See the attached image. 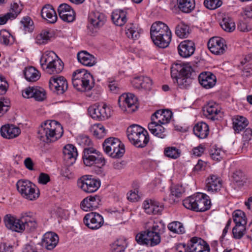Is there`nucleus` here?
<instances>
[{
  "mask_svg": "<svg viewBox=\"0 0 252 252\" xmlns=\"http://www.w3.org/2000/svg\"><path fill=\"white\" fill-rule=\"evenodd\" d=\"M24 74L26 80L29 82H35L40 77L38 71L32 66L26 67Z\"/></svg>",
  "mask_w": 252,
  "mask_h": 252,
  "instance_id": "39",
  "label": "nucleus"
},
{
  "mask_svg": "<svg viewBox=\"0 0 252 252\" xmlns=\"http://www.w3.org/2000/svg\"><path fill=\"white\" fill-rule=\"evenodd\" d=\"M172 116V112L170 110H164L161 117L162 120H161V123L160 124L162 125L168 124L170 122Z\"/></svg>",
  "mask_w": 252,
  "mask_h": 252,
  "instance_id": "63",
  "label": "nucleus"
},
{
  "mask_svg": "<svg viewBox=\"0 0 252 252\" xmlns=\"http://www.w3.org/2000/svg\"><path fill=\"white\" fill-rule=\"evenodd\" d=\"M101 199L99 196H90L86 197L81 203V207L85 211H90L96 209L100 205Z\"/></svg>",
  "mask_w": 252,
  "mask_h": 252,
  "instance_id": "21",
  "label": "nucleus"
},
{
  "mask_svg": "<svg viewBox=\"0 0 252 252\" xmlns=\"http://www.w3.org/2000/svg\"><path fill=\"white\" fill-rule=\"evenodd\" d=\"M71 81L73 87L79 91H89L94 87L93 76L84 69H79L74 71Z\"/></svg>",
  "mask_w": 252,
  "mask_h": 252,
  "instance_id": "4",
  "label": "nucleus"
},
{
  "mask_svg": "<svg viewBox=\"0 0 252 252\" xmlns=\"http://www.w3.org/2000/svg\"><path fill=\"white\" fill-rule=\"evenodd\" d=\"M83 221L86 226L92 230L98 229L104 224L103 218L96 212L87 214L84 218Z\"/></svg>",
  "mask_w": 252,
  "mask_h": 252,
  "instance_id": "13",
  "label": "nucleus"
},
{
  "mask_svg": "<svg viewBox=\"0 0 252 252\" xmlns=\"http://www.w3.org/2000/svg\"><path fill=\"white\" fill-rule=\"evenodd\" d=\"M91 176H82L77 181L78 187L87 193H92L96 191L99 188L100 182L91 178Z\"/></svg>",
  "mask_w": 252,
  "mask_h": 252,
  "instance_id": "12",
  "label": "nucleus"
},
{
  "mask_svg": "<svg viewBox=\"0 0 252 252\" xmlns=\"http://www.w3.org/2000/svg\"><path fill=\"white\" fill-rule=\"evenodd\" d=\"M25 98H34L35 100L42 101L46 98V92L44 89L38 87H29L23 91Z\"/></svg>",
  "mask_w": 252,
  "mask_h": 252,
  "instance_id": "16",
  "label": "nucleus"
},
{
  "mask_svg": "<svg viewBox=\"0 0 252 252\" xmlns=\"http://www.w3.org/2000/svg\"><path fill=\"white\" fill-rule=\"evenodd\" d=\"M127 136L131 143L137 148L145 147L149 141L147 130L137 125L128 127Z\"/></svg>",
  "mask_w": 252,
  "mask_h": 252,
  "instance_id": "6",
  "label": "nucleus"
},
{
  "mask_svg": "<svg viewBox=\"0 0 252 252\" xmlns=\"http://www.w3.org/2000/svg\"><path fill=\"white\" fill-rule=\"evenodd\" d=\"M22 8L17 3H13L11 4L10 12H8L11 14L12 18L15 19L18 15L21 12Z\"/></svg>",
  "mask_w": 252,
  "mask_h": 252,
  "instance_id": "60",
  "label": "nucleus"
},
{
  "mask_svg": "<svg viewBox=\"0 0 252 252\" xmlns=\"http://www.w3.org/2000/svg\"><path fill=\"white\" fill-rule=\"evenodd\" d=\"M58 11L60 17L63 21L69 23L73 21L75 19V12L73 9L66 3L60 4Z\"/></svg>",
  "mask_w": 252,
  "mask_h": 252,
  "instance_id": "19",
  "label": "nucleus"
},
{
  "mask_svg": "<svg viewBox=\"0 0 252 252\" xmlns=\"http://www.w3.org/2000/svg\"><path fill=\"white\" fill-rule=\"evenodd\" d=\"M99 105L94 104L88 108V113L90 116L94 119L99 121Z\"/></svg>",
  "mask_w": 252,
  "mask_h": 252,
  "instance_id": "54",
  "label": "nucleus"
},
{
  "mask_svg": "<svg viewBox=\"0 0 252 252\" xmlns=\"http://www.w3.org/2000/svg\"><path fill=\"white\" fill-rule=\"evenodd\" d=\"M14 38L10 33L6 30L0 31V42L1 44L7 46L14 42Z\"/></svg>",
  "mask_w": 252,
  "mask_h": 252,
  "instance_id": "41",
  "label": "nucleus"
},
{
  "mask_svg": "<svg viewBox=\"0 0 252 252\" xmlns=\"http://www.w3.org/2000/svg\"><path fill=\"white\" fill-rule=\"evenodd\" d=\"M233 218L235 225H246L247 219L245 213L242 211L238 210L234 211Z\"/></svg>",
  "mask_w": 252,
  "mask_h": 252,
  "instance_id": "43",
  "label": "nucleus"
},
{
  "mask_svg": "<svg viewBox=\"0 0 252 252\" xmlns=\"http://www.w3.org/2000/svg\"><path fill=\"white\" fill-rule=\"evenodd\" d=\"M21 23L25 31L31 32L33 30V22L30 17H24L21 21Z\"/></svg>",
  "mask_w": 252,
  "mask_h": 252,
  "instance_id": "52",
  "label": "nucleus"
},
{
  "mask_svg": "<svg viewBox=\"0 0 252 252\" xmlns=\"http://www.w3.org/2000/svg\"><path fill=\"white\" fill-rule=\"evenodd\" d=\"M58 242V236L55 233L49 232L43 235L41 245L48 250H52L57 246Z\"/></svg>",
  "mask_w": 252,
  "mask_h": 252,
  "instance_id": "22",
  "label": "nucleus"
},
{
  "mask_svg": "<svg viewBox=\"0 0 252 252\" xmlns=\"http://www.w3.org/2000/svg\"><path fill=\"white\" fill-rule=\"evenodd\" d=\"M41 14L43 18L47 20L49 23H55L57 20L56 13L50 4L45 5L42 9Z\"/></svg>",
  "mask_w": 252,
  "mask_h": 252,
  "instance_id": "30",
  "label": "nucleus"
},
{
  "mask_svg": "<svg viewBox=\"0 0 252 252\" xmlns=\"http://www.w3.org/2000/svg\"><path fill=\"white\" fill-rule=\"evenodd\" d=\"M114 23L118 26H123L126 22V12L124 10H116L112 14Z\"/></svg>",
  "mask_w": 252,
  "mask_h": 252,
  "instance_id": "36",
  "label": "nucleus"
},
{
  "mask_svg": "<svg viewBox=\"0 0 252 252\" xmlns=\"http://www.w3.org/2000/svg\"><path fill=\"white\" fill-rule=\"evenodd\" d=\"M94 133L97 138H101L105 135L106 131L103 126L98 125L96 129L94 130Z\"/></svg>",
  "mask_w": 252,
  "mask_h": 252,
  "instance_id": "64",
  "label": "nucleus"
},
{
  "mask_svg": "<svg viewBox=\"0 0 252 252\" xmlns=\"http://www.w3.org/2000/svg\"><path fill=\"white\" fill-rule=\"evenodd\" d=\"M171 31L168 26L165 23L158 21L154 23L150 29L151 38H154L161 34H165L166 32Z\"/></svg>",
  "mask_w": 252,
  "mask_h": 252,
  "instance_id": "27",
  "label": "nucleus"
},
{
  "mask_svg": "<svg viewBox=\"0 0 252 252\" xmlns=\"http://www.w3.org/2000/svg\"><path fill=\"white\" fill-rule=\"evenodd\" d=\"M77 141L82 147L90 146L92 144L91 140L87 135H79L77 138Z\"/></svg>",
  "mask_w": 252,
  "mask_h": 252,
  "instance_id": "58",
  "label": "nucleus"
},
{
  "mask_svg": "<svg viewBox=\"0 0 252 252\" xmlns=\"http://www.w3.org/2000/svg\"><path fill=\"white\" fill-rule=\"evenodd\" d=\"M63 68V63L60 59H57L50 65L45 66L43 70L49 74H56L61 73Z\"/></svg>",
  "mask_w": 252,
  "mask_h": 252,
  "instance_id": "33",
  "label": "nucleus"
},
{
  "mask_svg": "<svg viewBox=\"0 0 252 252\" xmlns=\"http://www.w3.org/2000/svg\"><path fill=\"white\" fill-rule=\"evenodd\" d=\"M252 137V129L250 128H246L243 134V147L248 145V142L251 139Z\"/></svg>",
  "mask_w": 252,
  "mask_h": 252,
  "instance_id": "61",
  "label": "nucleus"
},
{
  "mask_svg": "<svg viewBox=\"0 0 252 252\" xmlns=\"http://www.w3.org/2000/svg\"><path fill=\"white\" fill-rule=\"evenodd\" d=\"M204 114L210 119L215 120L220 110L218 105L214 102H209L203 109Z\"/></svg>",
  "mask_w": 252,
  "mask_h": 252,
  "instance_id": "31",
  "label": "nucleus"
},
{
  "mask_svg": "<svg viewBox=\"0 0 252 252\" xmlns=\"http://www.w3.org/2000/svg\"><path fill=\"white\" fill-rule=\"evenodd\" d=\"M209 50L215 55H221L224 53L226 49L224 40L220 37H213L208 42Z\"/></svg>",
  "mask_w": 252,
  "mask_h": 252,
  "instance_id": "14",
  "label": "nucleus"
},
{
  "mask_svg": "<svg viewBox=\"0 0 252 252\" xmlns=\"http://www.w3.org/2000/svg\"><path fill=\"white\" fill-rule=\"evenodd\" d=\"M234 181L238 185L242 186L245 182V177L244 173L241 170L236 171L233 175Z\"/></svg>",
  "mask_w": 252,
  "mask_h": 252,
  "instance_id": "55",
  "label": "nucleus"
},
{
  "mask_svg": "<svg viewBox=\"0 0 252 252\" xmlns=\"http://www.w3.org/2000/svg\"><path fill=\"white\" fill-rule=\"evenodd\" d=\"M210 155L213 159L216 161H220L222 159L224 154L220 149H214L211 150Z\"/></svg>",
  "mask_w": 252,
  "mask_h": 252,
  "instance_id": "57",
  "label": "nucleus"
},
{
  "mask_svg": "<svg viewBox=\"0 0 252 252\" xmlns=\"http://www.w3.org/2000/svg\"><path fill=\"white\" fill-rule=\"evenodd\" d=\"M58 57L53 51L45 52L41 56L40 63V65L43 69H45V66L50 65L53 62L56 61Z\"/></svg>",
  "mask_w": 252,
  "mask_h": 252,
  "instance_id": "35",
  "label": "nucleus"
},
{
  "mask_svg": "<svg viewBox=\"0 0 252 252\" xmlns=\"http://www.w3.org/2000/svg\"><path fill=\"white\" fill-rule=\"evenodd\" d=\"M171 31L166 32L165 34H161L154 38H151L154 43L159 48H164L168 46L171 41Z\"/></svg>",
  "mask_w": 252,
  "mask_h": 252,
  "instance_id": "29",
  "label": "nucleus"
},
{
  "mask_svg": "<svg viewBox=\"0 0 252 252\" xmlns=\"http://www.w3.org/2000/svg\"><path fill=\"white\" fill-rule=\"evenodd\" d=\"M168 229L177 234H184L185 232V228L182 223L179 221H173L168 224Z\"/></svg>",
  "mask_w": 252,
  "mask_h": 252,
  "instance_id": "47",
  "label": "nucleus"
},
{
  "mask_svg": "<svg viewBox=\"0 0 252 252\" xmlns=\"http://www.w3.org/2000/svg\"><path fill=\"white\" fill-rule=\"evenodd\" d=\"M3 221L8 229L18 232L22 231L23 226L21 224V218L17 219L11 214H7L4 216Z\"/></svg>",
  "mask_w": 252,
  "mask_h": 252,
  "instance_id": "23",
  "label": "nucleus"
},
{
  "mask_svg": "<svg viewBox=\"0 0 252 252\" xmlns=\"http://www.w3.org/2000/svg\"><path fill=\"white\" fill-rule=\"evenodd\" d=\"M63 133V128L60 123L55 120H48L39 128L38 137L44 142L50 143L60 138Z\"/></svg>",
  "mask_w": 252,
  "mask_h": 252,
  "instance_id": "2",
  "label": "nucleus"
},
{
  "mask_svg": "<svg viewBox=\"0 0 252 252\" xmlns=\"http://www.w3.org/2000/svg\"><path fill=\"white\" fill-rule=\"evenodd\" d=\"M183 204L188 209L196 212H205L210 208L211 201L206 194L197 193L184 199Z\"/></svg>",
  "mask_w": 252,
  "mask_h": 252,
  "instance_id": "5",
  "label": "nucleus"
},
{
  "mask_svg": "<svg viewBox=\"0 0 252 252\" xmlns=\"http://www.w3.org/2000/svg\"><path fill=\"white\" fill-rule=\"evenodd\" d=\"M10 100L7 98L0 97V116L5 113L10 107Z\"/></svg>",
  "mask_w": 252,
  "mask_h": 252,
  "instance_id": "51",
  "label": "nucleus"
},
{
  "mask_svg": "<svg viewBox=\"0 0 252 252\" xmlns=\"http://www.w3.org/2000/svg\"><path fill=\"white\" fill-rule=\"evenodd\" d=\"M51 37V33L47 30L42 31L36 37V43L38 45L46 44Z\"/></svg>",
  "mask_w": 252,
  "mask_h": 252,
  "instance_id": "48",
  "label": "nucleus"
},
{
  "mask_svg": "<svg viewBox=\"0 0 252 252\" xmlns=\"http://www.w3.org/2000/svg\"><path fill=\"white\" fill-rule=\"evenodd\" d=\"M49 84L50 89L56 92L58 94H63L68 88L67 81L63 76L51 77Z\"/></svg>",
  "mask_w": 252,
  "mask_h": 252,
  "instance_id": "15",
  "label": "nucleus"
},
{
  "mask_svg": "<svg viewBox=\"0 0 252 252\" xmlns=\"http://www.w3.org/2000/svg\"><path fill=\"white\" fill-rule=\"evenodd\" d=\"M160 123L151 122L148 125V129L153 135L160 138H164L166 136L165 128Z\"/></svg>",
  "mask_w": 252,
  "mask_h": 252,
  "instance_id": "34",
  "label": "nucleus"
},
{
  "mask_svg": "<svg viewBox=\"0 0 252 252\" xmlns=\"http://www.w3.org/2000/svg\"><path fill=\"white\" fill-rule=\"evenodd\" d=\"M137 98L133 94H123L119 97L118 103L124 111L132 113L137 109Z\"/></svg>",
  "mask_w": 252,
  "mask_h": 252,
  "instance_id": "11",
  "label": "nucleus"
},
{
  "mask_svg": "<svg viewBox=\"0 0 252 252\" xmlns=\"http://www.w3.org/2000/svg\"><path fill=\"white\" fill-rule=\"evenodd\" d=\"M171 76L181 89L188 88L197 77L200 84L207 89L213 88L217 81L216 76L210 72H203L198 75V72L189 63H173Z\"/></svg>",
  "mask_w": 252,
  "mask_h": 252,
  "instance_id": "1",
  "label": "nucleus"
},
{
  "mask_svg": "<svg viewBox=\"0 0 252 252\" xmlns=\"http://www.w3.org/2000/svg\"><path fill=\"white\" fill-rule=\"evenodd\" d=\"M164 226L161 222H154L150 229L136 235L135 240L140 245L153 247L159 244L160 236L159 233L164 229Z\"/></svg>",
  "mask_w": 252,
  "mask_h": 252,
  "instance_id": "3",
  "label": "nucleus"
},
{
  "mask_svg": "<svg viewBox=\"0 0 252 252\" xmlns=\"http://www.w3.org/2000/svg\"><path fill=\"white\" fill-rule=\"evenodd\" d=\"M193 130L194 134L201 139L206 138L209 132L208 125L203 122L197 123L194 126Z\"/></svg>",
  "mask_w": 252,
  "mask_h": 252,
  "instance_id": "32",
  "label": "nucleus"
},
{
  "mask_svg": "<svg viewBox=\"0 0 252 252\" xmlns=\"http://www.w3.org/2000/svg\"><path fill=\"white\" fill-rule=\"evenodd\" d=\"M16 187L21 195L28 199L33 200L39 196V191L35 192V185L29 180H19L17 182Z\"/></svg>",
  "mask_w": 252,
  "mask_h": 252,
  "instance_id": "9",
  "label": "nucleus"
},
{
  "mask_svg": "<svg viewBox=\"0 0 252 252\" xmlns=\"http://www.w3.org/2000/svg\"><path fill=\"white\" fill-rule=\"evenodd\" d=\"M176 34L180 38H186L189 34V28L184 23H180L176 27Z\"/></svg>",
  "mask_w": 252,
  "mask_h": 252,
  "instance_id": "42",
  "label": "nucleus"
},
{
  "mask_svg": "<svg viewBox=\"0 0 252 252\" xmlns=\"http://www.w3.org/2000/svg\"><path fill=\"white\" fill-rule=\"evenodd\" d=\"M189 252H209V245L200 238L194 237L188 243Z\"/></svg>",
  "mask_w": 252,
  "mask_h": 252,
  "instance_id": "17",
  "label": "nucleus"
},
{
  "mask_svg": "<svg viewBox=\"0 0 252 252\" xmlns=\"http://www.w3.org/2000/svg\"><path fill=\"white\" fill-rule=\"evenodd\" d=\"M88 29L92 33L96 32L106 21L105 15L98 11H92L88 17Z\"/></svg>",
  "mask_w": 252,
  "mask_h": 252,
  "instance_id": "10",
  "label": "nucleus"
},
{
  "mask_svg": "<svg viewBox=\"0 0 252 252\" xmlns=\"http://www.w3.org/2000/svg\"><path fill=\"white\" fill-rule=\"evenodd\" d=\"M223 30L227 32H232L235 29V24L233 20L229 17H224L220 23Z\"/></svg>",
  "mask_w": 252,
  "mask_h": 252,
  "instance_id": "46",
  "label": "nucleus"
},
{
  "mask_svg": "<svg viewBox=\"0 0 252 252\" xmlns=\"http://www.w3.org/2000/svg\"><path fill=\"white\" fill-rule=\"evenodd\" d=\"M195 49L194 42L189 40L181 42L178 46V53L183 58L191 56L194 53Z\"/></svg>",
  "mask_w": 252,
  "mask_h": 252,
  "instance_id": "20",
  "label": "nucleus"
},
{
  "mask_svg": "<svg viewBox=\"0 0 252 252\" xmlns=\"http://www.w3.org/2000/svg\"><path fill=\"white\" fill-rule=\"evenodd\" d=\"M63 154V159L67 165H72L78 156L76 147L72 144H67L64 147Z\"/></svg>",
  "mask_w": 252,
  "mask_h": 252,
  "instance_id": "24",
  "label": "nucleus"
},
{
  "mask_svg": "<svg viewBox=\"0 0 252 252\" xmlns=\"http://www.w3.org/2000/svg\"><path fill=\"white\" fill-rule=\"evenodd\" d=\"M246 232V225H235L232 229L233 236L236 239H241Z\"/></svg>",
  "mask_w": 252,
  "mask_h": 252,
  "instance_id": "49",
  "label": "nucleus"
},
{
  "mask_svg": "<svg viewBox=\"0 0 252 252\" xmlns=\"http://www.w3.org/2000/svg\"><path fill=\"white\" fill-rule=\"evenodd\" d=\"M164 110H158L155 112L151 116V122L156 123H160L162 115L163 114Z\"/></svg>",
  "mask_w": 252,
  "mask_h": 252,
  "instance_id": "62",
  "label": "nucleus"
},
{
  "mask_svg": "<svg viewBox=\"0 0 252 252\" xmlns=\"http://www.w3.org/2000/svg\"><path fill=\"white\" fill-rule=\"evenodd\" d=\"M222 3L220 0H205L204 1V6L210 10H214L219 7Z\"/></svg>",
  "mask_w": 252,
  "mask_h": 252,
  "instance_id": "53",
  "label": "nucleus"
},
{
  "mask_svg": "<svg viewBox=\"0 0 252 252\" xmlns=\"http://www.w3.org/2000/svg\"><path fill=\"white\" fill-rule=\"evenodd\" d=\"M164 155L166 157L172 158L177 159L180 157L181 151L175 147H168L164 149Z\"/></svg>",
  "mask_w": 252,
  "mask_h": 252,
  "instance_id": "45",
  "label": "nucleus"
},
{
  "mask_svg": "<svg viewBox=\"0 0 252 252\" xmlns=\"http://www.w3.org/2000/svg\"><path fill=\"white\" fill-rule=\"evenodd\" d=\"M152 86V80L147 76H141V89L146 90H151Z\"/></svg>",
  "mask_w": 252,
  "mask_h": 252,
  "instance_id": "59",
  "label": "nucleus"
},
{
  "mask_svg": "<svg viewBox=\"0 0 252 252\" xmlns=\"http://www.w3.org/2000/svg\"><path fill=\"white\" fill-rule=\"evenodd\" d=\"M21 224L22 231L27 229L29 231H33L37 226V222L33 214L31 212L24 213L21 214Z\"/></svg>",
  "mask_w": 252,
  "mask_h": 252,
  "instance_id": "18",
  "label": "nucleus"
},
{
  "mask_svg": "<svg viewBox=\"0 0 252 252\" xmlns=\"http://www.w3.org/2000/svg\"><path fill=\"white\" fill-rule=\"evenodd\" d=\"M77 57L78 61L85 66H92L96 63L95 58L85 51L78 52Z\"/></svg>",
  "mask_w": 252,
  "mask_h": 252,
  "instance_id": "28",
  "label": "nucleus"
},
{
  "mask_svg": "<svg viewBox=\"0 0 252 252\" xmlns=\"http://www.w3.org/2000/svg\"><path fill=\"white\" fill-rule=\"evenodd\" d=\"M84 164L87 166L97 164L102 166L105 164V160L100 152L92 147L85 148L82 157Z\"/></svg>",
  "mask_w": 252,
  "mask_h": 252,
  "instance_id": "8",
  "label": "nucleus"
},
{
  "mask_svg": "<svg viewBox=\"0 0 252 252\" xmlns=\"http://www.w3.org/2000/svg\"><path fill=\"white\" fill-rule=\"evenodd\" d=\"M125 242L123 241H117L111 246L112 252H124L126 246Z\"/></svg>",
  "mask_w": 252,
  "mask_h": 252,
  "instance_id": "56",
  "label": "nucleus"
},
{
  "mask_svg": "<svg viewBox=\"0 0 252 252\" xmlns=\"http://www.w3.org/2000/svg\"><path fill=\"white\" fill-rule=\"evenodd\" d=\"M104 151L113 158L122 157L125 152V146L118 138L109 137L103 144Z\"/></svg>",
  "mask_w": 252,
  "mask_h": 252,
  "instance_id": "7",
  "label": "nucleus"
},
{
  "mask_svg": "<svg viewBox=\"0 0 252 252\" xmlns=\"http://www.w3.org/2000/svg\"><path fill=\"white\" fill-rule=\"evenodd\" d=\"M126 34L128 38L133 40H136L140 37V32L132 24H130L126 26Z\"/></svg>",
  "mask_w": 252,
  "mask_h": 252,
  "instance_id": "44",
  "label": "nucleus"
},
{
  "mask_svg": "<svg viewBox=\"0 0 252 252\" xmlns=\"http://www.w3.org/2000/svg\"><path fill=\"white\" fill-rule=\"evenodd\" d=\"M0 132L3 138L12 139L17 137L21 133V130L13 125L7 124L1 126Z\"/></svg>",
  "mask_w": 252,
  "mask_h": 252,
  "instance_id": "25",
  "label": "nucleus"
},
{
  "mask_svg": "<svg viewBox=\"0 0 252 252\" xmlns=\"http://www.w3.org/2000/svg\"><path fill=\"white\" fill-rule=\"evenodd\" d=\"M221 187V180L216 175H210L206 180V187L209 192H217L220 189Z\"/></svg>",
  "mask_w": 252,
  "mask_h": 252,
  "instance_id": "26",
  "label": "nucleus"
},
{
  "mask_svg": "<svg viewBox=\"0 0 252 252\" xmlns=\"http://www.w3.org/2000/svg\"><path fill=\"white\" fill-rule=\"evenodd\" d=\"M233 128L236 133H239L248 125L247 119L243 116H237L233 118Z\"/></svg>",
  "mask_w": 252,
  "mask_h": 252,
  "instance_id": "37",
  "label": "nucleus"
},
{
  "mask_svg": "<svg viewBox=\"0 0 252 252\" xmlns=\"http://www.w3.org/2000/svg\"><path fill=\"white\" fill-rule=\"evenodd\" d=\"M99 121L104 120L111 116V109L105 104L102 105H99Z\"/></svg>",
  "mask_w": 252,
  "mask_h": 252,
  "instance_id": "50",
  "label": "nucleus"
},
{
  "mask_svg": "<svg viewBox=\"0 0 252 252\" xmlns=\"http://www.w3.org/2000/svg\"><path fill=\"white\" fill-rule=\"evenodd\" d=\"M184 192L182 186H176L171 189V192L168 198H164L165 201L169 200L170 203L176 201V199L180 197Z\"/></svg>",
  "mask_w": 252,
  "mask_h": 252,
  "instance_id": "40",
  "label": "nucleus"
},
{
  "mask_svg": "<svg viewBox=\"0 0 252 252\" xmlns=\"http://www.w3.org/2000/svg\"><path fill=\"white\" fill-rule=\"evenodd\" d=\"M179 9L183 12L189 13L195 8L194 0H177Z\"/></svg>",
  "mask_w": 252,
  "mask_h": 252,
  "instance_id": "38",
  "label": "nucleus"
}]
</instances>
